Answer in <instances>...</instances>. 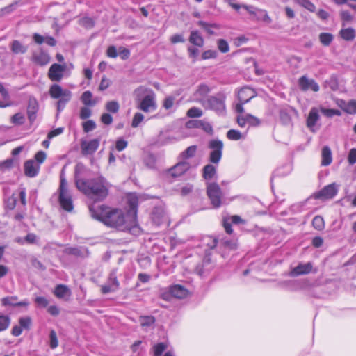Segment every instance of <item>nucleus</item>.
I'll list each match as a JSON object with an SVG mask.
<instances>
[{
    "label": "nucleus",
    "mask_w": 356,
    "mask_h": 356,
    "mask_svg": "<svg viewBox=\"0 0 356 356\" xmlns=\"http://www.w3.org/2000/svg\"><path fill=\"white\" fill-rule=\"evenodd\" d=\"M91 216L102 222L105 225L115 228L120 231L129 230L131 223L126 219L124 211L120 209L112 208L104 204L89 207Z\"/></svg>",
    "instance_id": "1"
},
{
    "label": "nucleus",
    "mask_w": 356,
    "mask_h": 356,
    "mask_svg": "<svg viewBox=\"0 0 356 356\" xmlns=\"http://www.w3.org/2000/svg\"><path fill=\"white\" fill-rule=\"evenodd\" d=\"M76 186L80 191L95 200H102L108 193V184L102 177L88 180L77 179Z\"/></svg>",
    "instance_id": "2"
},
{
    "label": "nucleus",
    "mask_w": 356,
    "mask_h": 356,
    "mask_svg": "<svg viewBox=\"0 0 356 356\" xmlns=\"http://www.w3.org/2000/svg\"><path fill=\"white\" fill-rule=\"evenodd\" d=\"M136 108L145 113L154 111L157 108L156 96L151 88L139 86L134 91Z\"/></svg>",
    "instance_id": "3"
},
{
    "label": "nucleus",
    "mask_w": 356,
    "mask_h": 356,
    "mask_svg": "<svg viewBox=\"0 0 356 356\" xmlns=\"http://www.w3.org/2000/svg\"><path fill=\"white\" fill-rule=\"evenodd\" d=\"M49 94L52 99H58L56 106L58 113L64 109L72 96L70 90L63 89L60 85L56 83L50 86Z\"/></svg>",
    "instance_id": "4"
},
{
    "label": "nucleus",
    "mask_w": 356,
    "mask_h": 356,
    "mask_svg": "<svg viewBox=\"0 0 356 356\" xmlns=\"http://www.w3.org/2000/svg\"><path fill=\"white\" fill-rule=\"evenodd\" d=\"M225 95L218 94L215 96H211L202 102L204 108L213 110L218 114H223L225 112Z\"/></svg>",
    "instance_id": "5"
},
{
    "label": "nucleus",
    "mask_w": 356,
    "mask_h": 356,
    "mask_svg": "<svg viewBox=\"0 0 356 356\" xmlns=\"http://www.w3.org/2000/svg\"><path fill=\"white\" fill-rule=\"evenodd\" d=\"M59 191V202L61 207L66 211H72L74 208L72 197L67 190V181L63 176L60 177Z\"/></svg>",
    "instance_id": "6"
},
{
    "label": "nucleus",
    "mask_w": 356,
    "mask_h": 356,
    "mask_svg": "<svg viewBox=\"0 0 356 356\" xmlns=\"http://www.w3.org/2000/svg\"><path fill=\"white\" fill-rule=\"evenodd\" d=\"M207 194L213 207L218 208L221 206L223 193L217 183L213 182L207 184Z\"/></svg>",
    "instance_id": "7"
},
{
    "label": "nucleus",
    "mask_w": 356,
    "mask_h": 356,
    "mask_svg": "<svg viewBox=\"0 0 356 356\" xmlns=\"http://www.w3.org/2000/svg\"><path fill=\"white\" fill-rule=\"evenodd\" d=\"M209 148L211 150L209 154V161L218 164L222 158L223 143L219 140H212L209 143Z\"/></svg>",
    "instance_id": "8"
},
{
    "label": "nucleus",
    "mask_w": 356,
    "mask_h": 356,
    "mask_svg": "<svg viewBox=\"0 0 356 356\" xmlns=\"http://www.w3.org/2000/svg\"><path fill=\"white\" fill-rule=\"evenodd\" d=\"M119 286L120 282L117 277V270L114 269L111 272L107 282L101 286V291L102 293L106 294L116 291Z\"/></svg>",
    "instance_id": "9"
},
{
    "label": "nucleus",
    "mask_w": 356,
    "mask_h": 356,
    "mask_svg": "<svg viewBox=\"0 0 356 356\" xmlns=\"http://www.w3.org/2000/svg\"><path fill=\"white\" fill-rule=\"evenodd\" d=\"M298 83L300 89L302 91L318 92L320 90V87L315 80L309 79L305 75L299 78Z\"/></svg>",
    "instance_id": "10"
},
{
    "label": "nucleus",
    "mask_w": 356,
    "mask_h": 356,
    "mask_svg": "<svg viewBox=\"0 0 356 356\" xmlns=\"http://www.w3.org/2000/svg\"><path fill=\"white\" fill-rule=\"evenodd\" d=\"M191 168L189 162L180 160L177 164L169 169L168 172L170 175L173 177H180L187 172Z\"/></svg>",
    "instance_id": "11"
},
{
    "label": "nucleus",
    "mask_w": 356,
    "mask_h": 356,
    "mask_svg": "<svg viewBox=\"0 0 356 356\" xmlns=\"http://www.w3.org/2000/svg\"><path fill=\"white\" fill-rule=\"evenodd\" d=\"M38 109L39 105L37 99L34 97L30 96L28 99L26 113L31 123L35 120Z\"/></svg>",
    "instance_id": "12"
},
{
    "label": "nucleus",
    "mask_w": 356,
    "mask_h": 356,
    "mask_svg": "<svg viewBox=\"0 0 356 356\" xmlns=\"http://www.w3.org/2000/svg\"><path fill=\"white\" fill-rule=\"evenodd\" d=\"M65 70V66L54 63L49 67L48 76L52 81H60Z\"/></svg>",
    "instance_id": "13"
},
{
    "label": "nucleus",
    "mask_w": 356,
    "mask_h": 356,
    "mask_svg": "<svg viewBox=\"0 0 356 356\" xmlns=\"http://www.w3.org/2000/svg\"><path fill=\"white\" fill-rule=\"evenodd\" d=\"M152 220L157 226L168 222V217L163 207L159 206L154 208L152 213Z\"/></svg>",
    "instance_id": "14"
},
{
    "label": "nucleus",
    "mask_w": 356,
    "mask_h": 356,
    "mask_svg": "<svg viewBox=\"0 0 356 356\" xmlns=\"http://www.w3.org/2000/svg\"><path fill=\"white\" fill-rule=\"evenodd\" d=\"M100 140L95 138L89 141L83 140L81 143V152L83 155L94 154L98 149Z\"/></svg>",
    "instance_id": "15"
},
{
    "label": "nucleus",
    "mask_w": 356,
    "mask_h": 356,
    "mask_svg": "<svg viewBox=\"0 0 356 356\" xmlns=\"http://www.w3.org/2000/svg\"><path fill=\"white\" fill-rule=\"evenodd\" d=\"M313 265L311 262L306 264L300 263L297 266L291 269L289 275L291 277H297L299 275H307L312 272Z\"/></svg>",
    "instance_id": "16"
},
{
    "label": "nucleus",
    "mask_w": 356,
    "mask_h": 356,
    "mask_svg": "<svg viewBox=\"0 0 356 356\" xmlns=\"http://www.w3.org/2000/svg\"><path fill=\"white\" fill-rule=\"evenodd\" d=\"M337 193V188L335 184H331L325 186L321 191L316 194V198L331 199Z\"/></svg>",
    "instance_id": "17"
},
{
    "label": "nucleus",
    "mask_w": 356,
    "mask_h": 356,
    "mask_svg": "<svg viewBox=\"0 0 356 356\" xmlns=\"http://www.w3.org/2000/svg\"><path fill=\"white\" fill-rule=\"evenodd\" d=\"M242 7L245 8L250 14L257 16L258 19H261L268 23L271 22V19L268 15L266 10L256 8L252 6L242 5Z\"/></svg>",
    "instance_id": "18"
},
{
    "label": "nucleus",
    "mask_w": 356,
    "mask_h": 356,
    "mask_svg": "<svg viewBox=\"0 0 356 356\" xmlns=\"http://www.w3.org/2000/svg\"><path fill=\"white\" fill-rule=\"evenodd\" d=\"M257 96L255 90L249 87L242 88L238 92V99L242 104H246Z\"/></svg>",
    "instance_id": "19"
},
{
    "label": "nucleus",
    "mask_w": 356,
    "mask_h": 356,
    "mask_svg": "<svg viewBox=\"0 0 356 356\" xmlns=\"http://www.w3.org/2000/svg\"><path fill=\"white\" fill-rule=\"evenodd\" d=\"M31 60L38 65L44 66L49 63L50 56L47 53L40 50L33 53Z\"/></svg>",
    "instance_id": "20"
},
{
    "label": "nucleus",
    "mask_w": 356,
    "mask_h": 356,
    "mask_svg": "<svg viewBox=\"0 0 356 356\" xmlns=\"http://www.w3.org/2000/svg\"><path fill=\"white\" fill-rule=\"evenodd\" d=\"M18 298L15 296H8L1 299V304L3 306H11V307H26L29 305L27 300L22 301H17Z\"/></svg>",
    "instance_id": "21"
},
{
    "label": "nucleus",
    "mask_w": 356,
    "mask_h": 356,
    "mask_svg": "<svg viewBox=\"0 0 356 356\" xmlns=\"http://www.w3.org/2000/svg\"><path fill=\"white\" fill-rule=\"evenodd\" d=\"M54 294L59 299L68 300L72 295L70 289L65 284H58L55 287Z\"/></svg>",
    "instance_id": "22"
},
{
    "label": "nucleus",
    "mask_w": 356,
    "mask_h": 356,
    "mask_svg": "<svg viewBox=\"0 0 356 356\" xmlns=\"http://www.w3.org/2000/svg\"><path fill=\"white\" fill-rule=\"evenodd\" d=\"M169 293L172 296L182 299L185 298L188 295V291L184 286L180 284H175L169 288Z\"/></svg>",
    "instance_id": "23"
},
{
    "label": "nucleus",
    "mask_w": 356,
    "mask_h": 356,
    "mask_svg": "<svg viewBox=\"0 0 356 356\" xmlns=\"http://www.w3.org/2000/svg\"><path fill=\"white\" fill-rule=\"evenodd\" d=\"M40 170V165L33 160H29L24 163V173L29 177H35Z\"/></svg>",
    "instance_id": "24"
},
{
    "label": "nucleus",
    "mask_w": 356,
    "mask_h": 356,
    "mask_svg": "<svg viewBox=\"0 0 356 356\" xmlns=\"http://www.w3.org/2000/svg\"><path fill=\"white\" fill-rule=\"evenodd\" d=\"M210 88L206 84H201L198 86L197 89L193 94L194 99L196 102H200L202 104V102L206 101L204 98L210 92Z\"/></svg>",
    "instance_id": "25"
},
{
    "label": "nucleus",
    "mask_w": 356,
    "mask_h": 356,
    "mask_svg": "<svg viewBox=\"0 0 356 356\" xmlns=\"http://www.w3.org/2000/svg\"><path fill=\"white\" fill-rule=\"evenodd\" d=\"M319 118L318 110L315 107L312 108L307 119V125L312 131H314V127Z\"/></svg>",
    "instance_id": "26"
},
{
    "label": "nucleus",
    "mask_w": 356,
    "mask_h": 356,
    "mask_svg": "<svg viewBox=\"0 0 356 356\" xmlns=\"http://www.w3.org/2000/svg\"><path fill=\"white\" fill-rule=\"evenodd\" d=\"M339 36L345 41H353L356 37V31L352 27L343 28L339 33Z\"/></svg>",
    "instance_id": "27"
},
{
    "label": "nucleus",
    "mask_w": 356,
    "mask_h": 356,
    "mask_svg": "<svg viewBox=\"0 0 356 356\" xmlns=\"http://www.w3.org/2000/svg\"><path fill=\"white\" fill-rule=\"evenodd\" d=\"M189 42L199 47H203L204 43V38L197 31H192L191 32Z\"/></svg>",
    "instance_id": "28"
},
{
    "label": "nucleus",
    "mask_w": 356,
    "mask_h": 356,
    "mask_svg": "<svg viewBox=\"0 0 356 356\" xmlns=\"http://www.w3.org/2000/svg\"><path fill=\"white\" fill-rule=\"evenodd\" d=\"M321 165L324 166L329 165L332 161L331 149L329 147L325 146L321 152Z\"/></svg>",
    "instance_id": "29"
},
{
    "label": "nucleus",
    "mask_w": 356,
    "mask_h": 356,
    "mask_svg": "<svg viewBox=\"0 0 356 356\" xmlns=\"http://www.w3.org/2000/svg\"><path fill=\"white\" fill-rule=\"evenodd\" d=\"M339 106L343 111L348 114H356V101L351 100L348 103L341 100V104H339Z\"/></svg>",
    "instance_id": "30"
},
{
    "label": "nucleus",
    "mask_w": 356,
    "mask_h": 356,
    "mask_svg": "<svg viewBox=\"0 0 356 356\" xmlns=\"http://www.w3.org/2000/svg\"><path fill=\"white\" fill-rule=\"evenodd\" d=\"M216 174V168L211 164H207L203 168V177L207 180H210L214 177Z\"/></svg>",
    "instance_id": "31"
},
{
    "label": "nucleus",
    "mask_w": 356,
    "mask_h": 356,
    "mask_svg": "<svg viewBox=\"0 0 356 356\" xmlns=\"http://www.w3.org/2000/svg\"><path fill=\"white\" fill-rule=\"evenodd\" d=\"M197 151V146L196 145H191L186 148V149L184 152H182L179 156V158L180 160H186L189 158H192L195 156Z\"/></svg>",
    "instance_id": "32"
},
{
    "label": "nucleus",
    "mask_w": 356,
    "mask_h": 356,
    "mask_svg": "<svg viewBox=\"0 0 356 356\" xmlns=\"http://www.w3.org/2000/svg\"><path fill=\"white\" fill-rule=\"evenodd\" d=\"M81 102L86 106H94L97 102L92 99V94L90 91H85L81 96Z\"/></svg>",
    "instance_id": "33"
},
{
    "label": "nucleus",
    "mask_w": 356,
    "mask_h": 356,
    "mask_svg": "<svg viewBox=\"0 0 356 356\" xmlns=\"http://www.w3.org/2000/svg\"><path fill=\"white\" fill-rule=\"evenodd\" d=\"M197 24L204 29L209 35H214L213 29H219V26L216 24H209L204 21H199Z\"/></svg>",
    "instance_id": "34"
},
{
    "label": "nucleus",
    "mask_w": 356,
    "mask_h": 356,
    "mask_svg": "<svg viewBox=\"0 0 356 356\" xmlns=\"http://www.w3.org/2000/svg\"><path fill=\"white\" fill-rule=\"evenodd\" d=\"M10 317L0 312V332L6 330L10 324Z\"/></svg>",
    "instance_id": "35"
},
{
    "label": "nucleus",
    "mask_w": 356,
    "mask_h": 356,
    "mask_svg": "<svg viewBox=\"0 0 356 356\" xmlns=\"http://www.w3.org/2000/svg\"><path fill=\"white\" fill-rule=\"evenodd\" d=\"M11 50L15 54H24L26 51L27 48L19 41L14 40L11 44Z\"/></svg>",
    "instance_id": "36"
},
{
    "label": "nucleus",
    "mask_w": 356,
    "mask_h": 356,
    "mask_svg": "<svg viewBox=\"0 0 356 356\" xmlns=\"http://www.w3.org/2000/svg\"><path fill=\"white\" fill-rule=\"evenodd\" d=\"M334 36L332 33H321L319 35V40L324 46H329L333 41Z\"/></svg>",
    "instance_id": "37"
},
{
    "label": "nucleus",
    "mask_w": 356,
    "mask_h": 356,
    "mask_svg": "<svg viewBox=\"0 0 356 356\" xmlns=\"http://www.w3.org/2000/svg\"><path fill=\"white\" fill-rule=\"evenodd\" d=\"M312 225L316 230H323L325 228V221L323 218L321 216H316L312 220Z\"/></svg>",
    "instance_id": "38"
},
{
    "label": "nucleus",
    "mask_w": 356,
    "mask_h": 356,
    "mask_svg": "<svg viewBox=\"0 0 356 356\" xmlns=\"http://www.w3.org/2000/svg\"><path fill=\"white\" fill-rule=\"evenodd\" d=\"M297 3L309 10V12L314 13L316 10L315 5L309 0H296Z\"/></svg>",
    "instance_id": "39"
},
{
    "label": "nucleus",
    "mask_w": 356,
    "mask_h": 356,
    "mask_svg": "<svg viewBox=\"0 0 356 356\" xmlns=\"http://www.w3.org/2000/svg\"><path fill=\"white\" fill-rule=\"evenodd\" d=\"M167 348V344L162 342L154 345L153 346L154 356H161Z\"/></svg>",
    "instance_id": "40"
},
{
    "label": "nucleus",
    "mask_w": 356,
    "mask_h": 356,
    "mask_svg": "<svg viewBox=\"0 0 356 356\" xmlns=\"http://www.w3.org/2000/svg\"><path fill=\"white\" fill-rule=\"evenodd\" d=\"M216 43L218 49L221 53L225 54L229 51V45L225 40L218 39Z\"/></svg>",
    "instance_id": "41"
},
{
    "label": "nucleus",
    "mask_w": 356,
    "mask_h": 356,
    "mask_svg": "<svg viewBox=\"0 0 356 356\" xmlns=\"http://www.w3.org/2000/svg\"><path fill=\"white\" fill-rule=\"evenodd\" d=\"M10 122L14 124L22 125L25 122V117L22 113H17L11 117Z\"/></svg>",
    "instance_id": "42"
},
{
    "label": "nucleus",
    "mask_w": 356,
    "mask_h": 356,
    "mask_svg": "<svg viewBox=\"0 0 356 356\" xmlns=\"http://www.w3.org/2000/svg\"><path fill=\"white\" fill-rule=\"evenodd\" d=\"M105 107L108 112L115 113L119 111L120 105L116 101H110L106 104Z\"/></svg>",
    "instance_id": "43"
},
{
    "label": "nucleus",
    "mask_w": 356,
    "mask_h": 356,
    "mask_svg": "<svg viewBox=\"0 0 356 356\" xmlns=\"http://www.w3.org/2000/svg\"><path fill=\"white\" fill-rule=\"evenodd\" d=\"M321 111L328 118H332L334 115L340 116L341 115V112L338 109L321 108Z\"/></svg>",
    "instance_id": "44"
},
{
    "label": "nucleus",
    "mask_w": 356,
    "mask_h": 356,
    "mask_svg": "<svg viewBox=\"0 0 356 356\" xmlns=\"http://www.w3.org/2000/svg\"><path fill=\"white\" fill-rule=\"evenodd\" d=\"M204 245L208 247L209 249L212 250L217 245V240L212 236H206L203 241Z\"/></svg>",
    "instance_id": "45"
},
{
    "label": "nucleus",
    "mask_w": 356,
    "mask_h": 356,
    "mask_svg": "<svg viewBox=\"0 0 356 356\" xmlns=\"http://www.w3.org/2000/svg\"><path fill=\"white\" fill-rule=\"evenodd\" d=\"M155 319L152 316H141L140 318V323L142 327H148L154 324Z\"/></svg>",
    "instance_id": "46"
},
{
    "label": "nucleus",
    "mask_w": 356,
    "mask_h": 356,
    "mask_svg": "<svg viewBox=\"0 0 356 356\" xmlns=\"http://www.w3.org/2000/svg\"><path fill=\"white\" fill-rule=\"evenodd\" d=\"M341 19L343 21L342 26H345V22H352L353 20V17L350 14V13L348 10H341L340 12Z\"/></svg>",
    "instance_id": "47"
},
{
    "label": "nucleus",
    "mask_w": 356,
    "mask_h": 356,
    "mask_svg": "<svg viewBox=\"0 0 356 356\" xmlns=\"http://www.w3.org/2000/svg\"><path fill=\"white\" fill-rule=\"evenodd\" d=\"M49 346L52 349L57 348L58 346L56 332L53 330L49 333Z\"/></svg>",
    "instance_id": "48"
},
{
    "label": "nucleus",
    "mask_w": 356,
    "mask_h": 356,
    "mask_svg": "<svg viewBox=\"0 0 356 356\" xmlns=\"http://www.w3.org/2000/svg\"><path fill=\"white\" fill-rule=\"evenodd\" d=\"M175 98L172 96L166 97L163 101V107L165 110H170L175 104Z\"/></svg>",
    "instance_id": "49"
},
{
    "label": "nucleus",
    "mask_w": 356,
    "mask_h": 356,
    "mask_svg": "<svg viewBox=\"0 0 356 356\" xmlns=\"http://www.w3.org/2000/svg\"><path fill=\"white\" fill-rule=\"evenodd\" d=\"M82 126H83V129L84 132L88 133L95 129L96 124L93 120H89L84 122L82 124Z\"/></svg>",
    "instance_id": "50"
},
{
    "label": "nucleus",
    "mask_w": 356,
    "mask_h": 356,
    "mask_svg": "<svg viewBox=\"0 0 356 356\" xmlns=\"http://www.w3.org/2000/svg\"><path fill=\"white\" fill-rule=\"evenodd\" d=\"M202 114V111L197 107H192L187 111V115L190 118H199L201 117Z\"/></svg>",
    "instance_id": "51"
},
{
    "label": "nucleus",
    "mask_w": 356,
    "mask_h": 356,
    "mask_svg": "<svg viewBox=\"0 0 356 356\" xmlns=\"http://www.w3.org/2000/svg\"><path fill=\"white\" fill-rule=\"evenodd\" d=\"M227 137L229 140H238L241 138L242 136H241V134L240 131L235 130V129H230L227 133Z\"/></svg>",
    "instance_id": "52"
},
{
    "label": "nucleus",
    "mask_w": 356,
    "mask_h": 356,
    "mask_svg": "<svg viewBox=\"0 0 356 356\" xmlns=\"http://www.w3.org/2000/svg\"><path fill=\"white\" fill-rule=\"evenodd\" d=\"M144 120V115L140 113H136L134 115L131 126L132 127H137L140 124V122Z\"/></svg>",
    "instance_id": "53"
},
{
    "label": "nucleus",
    "mask_w": 356,
    "mask_h": 356,
    "mask_svg": "<svg viewBox=\"0 0 356 356\" xmlns=\"http://www.w3.org/2000/svg\"><path fill=\"white\" fill-rule=\"evenodd\" d=\"M19 325L22 329H29L31 323V319L29 316L22 317L19 319Z\"/></svg>",
    "instance_id": "54"
},
{
    "label": "nucleus",
    "mask_w": 356,
    "mask_h": 356,
    "mask_svg": "<svg viewBox=\"0 0 356 356\" xmlns=\"http://www.w3.org/2000/svg\"><path fill=\"white\" fill-rule=\"evenodd\" d=\"M218 52L216 50H207L202 54V58L207 60L211 58H216Z\"/></svg>",
    "instance_id": "55"
},
{
    "label": "nucleus",
    "mask_w": 356,
    "mask_h": 356,
    "mask_svg": "<svg viewBox=\"0 0 356 356\" xmlns=\"http://www.w3.org/2000/svg\"><path fill=\"white\" fill-rule=\"evenodd\" d=\"M128 204L130 209L135 211L138 206V198L135 195H129L128 196Z\"/></svg>",
    "instance_id": "56"
},
{
    "label": "nucleus",
    "mask_w": 356,
    "mask_h": 356,
    "mask_svg": "<svg viewBox=\"0 0 356 356\" xmlns=\"http://www.w3.org/2000/svg\"><path fill=\"white\" fill-rule=\"evenodd\" d=\"M80 24L86 28H92L94 26V21L90 17H84L80 19Z\"/></svg>",
    "instance_id": "57"
},
{
    "label": "nucleus",
    "mask_w": 356,
    "mask_h": 356,
    "mask_svg": "<svg viewBox=\"0 0 356 356\" xmlns=\"http://www.w3.org/2000/svg\"><path fill=\"white\" fill-rule=\"evenodd\" d=\"M247 124L251 126H258L260 124V120L255 116L246 114Z\"/></svg>",
    "instance_id": "58"
},
{
    "label": "nucleus",
    "mask_w": 356,
    "mask_h": 356,
    "mask_svg": "<svg viewBox=\"0 0 356 356\" xmlns=\"http://www.w3.org/2000/svg\"><path fill=\"white\" fill-rule=\"evenodd\" d=\"M35 302L37 304L38 307H46L49 304L48 300L42 296L37 297L35 299Z\"/></svg>",
    "instance_id": "59"
},
{
    "label": "nucleus",
    "mask_w": 356,
    "mask_h": 356,
    "mask_svg": "<svg viewBox=\"0 0 356 356\" xmlns=\"http://www.w3.org/2000/svg\"><path fill=\"white\" fill-rule=\"evenodd\" d=\"M91 110L88 107H82L80 111V118L85 120L91 115Z\"/></svg>",
    "instance_id": "60"
},
{
    "label": "nucleus",
    "mask_w": 356,
    "mask_h": 356,
    "mask_svg": "<svg viewBox=\"0 0 356 356\" xmlns=\"http://www.w3.org/2000/svg\"><path fill=\"white\" fill-rule=\"evenodd\" d=\"M170 41L172 44H176V43H179V42L183 43V42H185V40L184 38L183 35H181V34H175V35H172L170 37Z\"/></svg>",
    "instance_id": "61"
},
{
    "label": "nucleus",
    "mask_w": 356,
    "mask_h": 356,
    "mask_svg": "<svg viewBox=\"0 0 356 356\" xmlns=\"http://www.w3.org/2000/svg\"><path fill=\"white\" fill-rule=\"evenodd\" d=\"M222 243L225 248H227L230 250L236 249L237 247V244L235 241H231L226 238H223Z\"/></svg>",
    "instance_id": "62"
},
{
    "label": "nucleus",
    "mask_w": 356,
    "mask_h": 356,
    "mask_svg": "<svg viewBox=\"0 0 356 356\" xmlns=\"http://www.w3.org/2000/svg\"><path fill=\"white\" fill-rule=\"evenodd\" d=\"M348 161L350 165H353L356 163V148H353L350 150Z\"/></svg>",
    "instance_id": "63"
},
{
    "label": "nucleus",
    "mask_w": 356,
    "mask_h": 356,
    "mask_svg": "<svg viewBox=\"0 0 356 356\" xmlns=\"http://www.w3.org/2000/svg\"><path fill=\"white\" fill-rule=\"evenodd\" d=\"M127 146V142L122 138H120L116 141L115 148L119 152L124 150Z\"/></svg>",
    "instance_id": "64"
}]
</instances>
